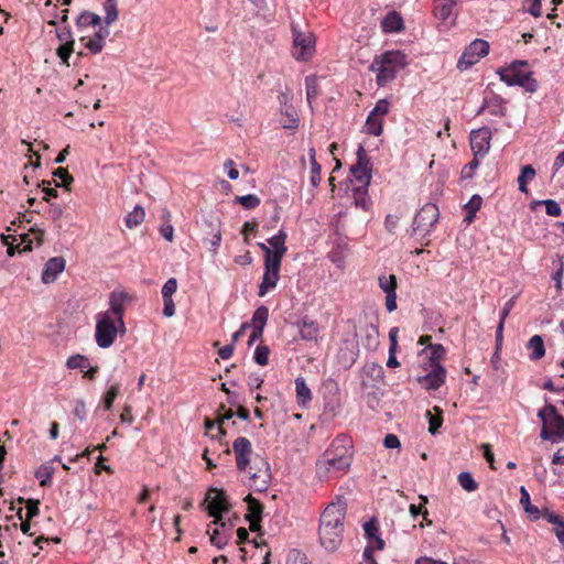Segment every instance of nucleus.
<instances>
[{"mask_svg": "<svg viewBox=\"0 0 564 564\" xmlns=\"http://www.w3.org/2000/svg\"><path fill=\"white\" fill-rule=\"evenodd\" d=\"M381 28L386 33H397L404 29V22L401 14L397 11L389 12L381 22Z\"/></svg>", "mask_w": 564, "mask_h": 564, "instance_id": "obj_19", "label": "nucleus"}, {"mask_svg": "<svg viewBox=\"0 0 564 564\" xmlns=\"http://www.w3.org/2000/svg\"><path fill=\"white\" fill-rule=\"evenodd\" d=\"M18 501L20 503H23L25 502L26 505V518L28 520H32L34 517H36L40 512V509H39V506H40V501L39 500H35V499H28V500H24L23 498H19Z\"/></svg>", "mask_w": 564, "mask_h": 564, "instance_id": "obj_52", "label": "nucleus"}, {"mask_svg": "<svg viewBox=\"0 0 564 564\" xmlns=\"http://www.w3.org/2000/svg\"><path fill=\"white\" fill-rule=\"evenodd\" d=\"M53 175L55 177H58L62 183H63V186L65 188H68V186L74 182V178L73 176L68 173V171L64 167H58L54 171Z\"/></svg>", "mask_w": 564, "mask_h": 564, "instance_id": "obj_59", "label": "nucleus"}, {"mask_svg": "<svg viewBox=\"0 0 564 564\" xmlns=\"http://www.w3.org/2000/svg\"><path fill=\"white\" fill-rule=\"evenodd\" d=\"M364 530H365V533L367 535L368 539H375L377 544H378V549H382L383 547V540H381L379 536H378V527H377V523L375 520H370L368 522L365 523L364 525Z\"/></svg>", "mask_w": 564, "mask_h": 564, "instance_id": "obj_45", "label": "nucleus"}, {"mask_svg": "<svg viewBox=\"0 0 564 564\" xmlns=\"http://www.w3.org/2000/svg\"><path fill=\"white\" fill-rule=\"evenodd\" d=\"M369 165L370 162L367 152L362 145H359L357 150V163L350 167V173L360 184L359 186L368 187L370 183L371 169Z\"/></svg>", "mask_w": 564, "mask_h": 564, "instance_id": "obj_10", "label": "nucleus"}, {"mask_svg": "<svg viewBox=\"0 0 564 564\" xmlns=\"http://www.w3.org/2000/svg\"><path fill=\"white\" fill-rule=\"evenodd\" d=\"M527 349L531 351L529 358L532 361L540 360L545 356L544 340L540 335H533L529 339Z\"/></svg>", "mask_w": 564, "mask_h": 564, "instance_id": "obj_20", "label": "nucleus"}, {"mask_svg": "<svg viewBox=\"0 0 564 564\" xmlns=\"http://www.w3.org/2000/svg\"><path fill=\"white\" fill-rule=\"evenodd\" d=\"M382 118L369 113L365 124L366 132L379 137L382 133Z\"/></svg>", "mask_w": 564, "mask_h": 564, "instance_id": "obj_36", "label": "nucleus"}, {"mask_svg": "<svg viewBox=\"0 0 564 564\" xmlns=\"http://www.w3.org/2000/svg\"><path fill=\"white\" fill-rule=\"evenodd\" d=\"M455 4V0H438L434 9L435 15L443 21L447 20L452 14Z\"/></svg>", "mask_w": 564, "mask_h": 564, "instance_id": "obj_30", "label": "nucleus"}, {"mask_svg": "<svg viewBox=\"0 0 564 564\" xmlns=\"http://www.w3.org/2000/svg\"><path fill=\"white\" fill-rule=\"evenodd\" d=\"M406 56L400 51H387L376 56L370 65V70L377 74V84L384 86L395 78L398 69L405 67Z\"/></svg>", "mask_w": 564, "mask_h": 564, "instance_id": "obj_3", "label": "nucleus"}, {"mask_svg": "<svg viewBox=\"0 0 564 564\" xmlns=\"http://www.w3.org/2000/svg\"><path fill=\"white\" fill-rule=\"evenodd\" d=\"M1 238L3 240V243L6 246H8L7 253L10 257L14 256L17 249H18L19 252H26V251H31L32 250L33 240L30 239V235L29 234L20 235L21 245L17 246V247L13 245V242L15 241L14 236L2 235Z\"/></svg>", "mask_w": 564, "mask_h": 564, "instance_id": "obj_18", "label": "nucleus"}, {"mask_svg": "<svg viewBox=\"0 0 564 564\" xmlns=\"http://www.w3.org/2000/svg\"><path fill=\"white\" fill-rule=\"evenodd\" d=\"M268 318H269V310L267 306H260L258 307L254 313H253V316H252V325L253 327L256 328H259V329H264V326L268 322Z\"/></svg>", "mask_w": 564, "mask_h": 564, "instance_id": "obj_39", "label": "nucleus"}, {"mask_svg": "<svg viewBox=\"0 0 564 564\" xmlns=\"http://www.w3.org/2000/svg\"><path fill=\"white\" fill-rule=\"evenodd\" d=\"M120 391V386L118 383L112 384L107 392L104 394L102 402L105 410H111L116 398L118 397Z\"/></svg>", "mask_w": 564, "mask_h": 564, "instance_id": "obj_46", "label": "nucleus"}, {"mask_svg": "<svg viewBox=\"0 0 564 564\" xmlns=\"http://www.w3.org/2000/svg\"><path fill=\"white\" fill-rule=\"evenodd\" d=\"M66 261L63 257L50 258L42 272V282L45 284L53 283L59 273L65 269Z\"/></svg>", "mask_w": 564, "mask_h": 564, "instance_id": "obj_15", "label": "nucleus"}, {"mask_svg": "<svg viewBox=\"0 0 564 564\" xmlns=\"http://www.w3.org/2000/svg\"><path fill=\"white\" fill-rule=\"evenodd\" d=\"M430 349H431L430 360L435 366L440 362L441 359L444 358L445 349L441 344L430 345Z\"/></svg>", "mask_w": 564, "mask_h": 564, "instance_id": "obj_54", "label": "nucleus"}, {"mask_svg": "<svg viewBox=\"0 0 564 564\" xmlns=\"http://www.w3.org/2000/svg\"><path fill=\"white\" fill-rule=\"evenodd\" d=\"M99 29L95 32L94 36L89 37L85 43V47L91 54H99L105 45V40L110 35L109 25H98Z\"/></svg>", "mask_w": 564, "mask_h": 564, "instance_id": "obj_17", "label": "nucleus"}, {"mask_svg": "<svg viewBox=\"0 0 564 564\" xmlns=\"http://www.w3.org/2000/svg\"><path fill=\"white\" fill-rule=\"evenodd\" d=\"M293 35L292 56L297 61H308L315 52V36L310 30L292 23Z\"/></svg>", "mask_w": 564, "mask_h": 564, "instance_id": "obj_4", "label": "nucleus"}, {"mask_svg": "<svg viewBox=\"0 0 564 564\" xmlns=\"http://www.w3.org/2000/svg\"><path fill=\"white\" fill-rule=\"evenodd\" d=\"M121 330L112 321L108 313L100 314L97 317L95 339L99 348H109L116 340L117 334Z\"/></svg>", "mask_w": 564, "mask_h": 564, "instance_id": "obj_7", "label": "nucleus"}, {"mask_svg": "<svg viewBox=\"0 0 564 564\" xmlns=\"http://www.w3.org/2000/svg\"><path fill=\"white\" fill-rule=\"evenodd\" d=\"M101 24V18L90 11H83L76 19V26L79 32H83L87 26H97Z\"/></svg>", "mask_w": 564, "mask_h": 564, "instance_id": "obj_21", "label": "nucleus"}, {"mask_svg": "<svg viewBox=\"0 0 564 564\" xmlns=\"http://www.w3.org/2000/svg\"><path fill=\"white\" fill-rule=\"evenodd\" d=\"M286 564H311L304 553L297 550H291L286 557Z\"/></svg>", "mask_w": 564, "mask_h": 564, "instance_id": "obj_53", "label": "nucleus"}, {"mask_svg": "<svg viewBox=\"0 0 564 564\" xmlns=\"http://www.w3.org/2000/svg\"><path fill=\"white\" fill-rule=\"evenodd\" d=\"M286 237H288L286 232L283 229H281V230H279V232L276 235H274L273 237H271L268 240V243L270 245L272 252L286 253V251H288V248L285 246Z\"/></svg>", "mask_w": 564, "mask_h": 564, "instance_id": "obj_31", "label": "nucleus"}, {"mask_svg": "<svg viewBox=\"0 0 564 564\" xmlns=\"http://www.w3.org/2000/svg\"><path fill=\"white\" fill-rule=\"evenodd\" d=\"M270 349L265 345L257 346L253 359L260 366H265L269 361Z\"/></svg>", "mask_w": 564, "mask_h": 564, "instance_id": "obj_51", "label": "nucleus"}, {"mask_svg": "<svg viewBox=\"0 0 564 564\" xmlns=\"http://www.w3.org/2000/svg\"><path fill=\"white\" fill-rule=\"evenodd\" d=\"M538 205H544L549 216L558 217L562 213L560 204L554 199L535 200L531 204V208L534 209Z\"/></svg>", "mask_w": 564, "mask_h": 564, "instance_id": "obj_37", "label": "nucleus"}, {"mask_svg": "<svg viewBox=\"0 0 564 564\" xmlns=\"http://www.w3.org/2000/svg\"><path fill=\"white\" fill-rule=\"evenodd\" d=\"M305 86H306V99H307V102L311 105L313 99H315L318 95V86H317L316 77L315 76L306 77Z\"/></svg>", "mask_w": 564, "mask_h": 564, "instance_id": "obj_47", "label": "nucleus"}, {"mask_svg": "<svg viewBox=\"0 0 564 564\" xmlns=\"http://www.w3.org/2000/svg\"><path fill=\"white\" fill-rule=\"evenodd\" d=\"M279 272L275 270L264 271L262 282L259 286V296H264L269 289H272L276 285L279 280Z\"/></svg>", "mask_w": 564, "mask_h": 564, "instance_id": "obj_27", "label": "nucleus"}, {"mask_svg": "<svg viewBox=\"0 0 564 564\" xmlns=\"http://www.w3.org/2000/svg\"><path fill=\"white\" fill-rule=\"evenodd\" d=\"M258 228L257 221H246L242 226L241 234L243 236V241L249 243V234L256 231Z\"/></svg>", "mask_w": 564, "mask_h": 564, "instance_id": "obj_64", "label": "nucleus"}, {"mask_svg": "<svg viewBox=\"0 0 564 564\" xmlns=\"http://www.w3.org/2000/svg\"><path fill=\"white\" fill-rule=\"evenodd\" d=\"M527 65L528 63L525 61H516L510 65L508 69H499L498 74L500 79L508 86H519L522 76H525L527 74V72H522L520 67Z\"/></svg>", "mask_w": 564, "mask_h": 564, "instance_id": "obj_14", "label": "nucleus"}, {"mask_svg": "<svg viewBox=\"0 0 564 564\" xmlns=\"http://www.w3.org/2000/svg\"><path fill=\"white\" fill-rule=\"evenodd\" d=\"M458 484L460 485V487L464 490H466L468 492H473L478 488L477 481L473 478L471 474L468 471H462L458 475Z\"/></svg>", "mask_w": 564, "mask_h": 564, "instance_id": "obj_41", "label": "nucleus"}, {"mask_svg": "<svg viewBox=\"0 0 564 564\" xmlns=\"http://www.w3.org/2000/svg\"><path fill=\"white\" fill-rule=\"evenodd\" d=\"M246 471L249 475L251 488L260 492L268 489L272 477L270 464L265 458L256 455Z\"/></svg>", "mask_w": 564, "mask_h": 564, "instance_id": "obj_5", "label": "nucleus"}, {"mask_svg": "<svg viewBox=\"0 0 564 564\" xmlns=\"http://www.w3.org/2000/svg\"><path fill=\"white\" fill-rule=\"evenodd\" d=\"M354 200L357 207L367 210L369 207V197L367 187L358 186L354 189Z\"/></svg>", "mask_w": 564, "mask_h": 564, "instance_id": "obj_40", "label": "nucleus"}, {"mask_svg": "<svg viewBox=\"0 0 564 564\" xmlns=\"http://www.w3.org/2000/svg\"><path fill=\"white\" fill-rule=\"evenodd\" d=\"M300 335L304 340H315L318 336L317 323L304 318L300 325Z\"/></svg>", "mask_w": 564, "mask_h": 564, "instance_id": "obj_24", "label": "nucleus"}, {"mask_svg": "<svg viewBox=\"0 0 564 564\" xmlns=\"http://www.w3.org/2000/svg\"><path fill=\"white\" fill-rule=\"evenodd\" d=\"M440 217L438 207L435 204H425L415 215L412 229L415 234L426 235L431 231Z\"/></svg>", "mask_w": 564, "mask_h": 564, "instance_id": "obj_8", "label": "nucleus"}, {"mask_svg": "<svg viewBox=\"0 0 564 564\" xmlns=\"http://www.w3.org/2000/svg\"><path fill=\"white\" fill-rule=\"evenodd\" d=\"M66 366L69 369H84L89 367V361L85 356L78 354L70 356L66 361Z\"/></svg>", "mask_w": 564, "mask_h": 564, "instance_id": "obj_48", "label": "nucleus"}, {"mask_svg": "<svg viewBox=\"0 0 564 564\" xmlns=\"http://www.w3.org/2000/svg\"><path fill=\"white\" fill-rule=\"evenodd\" d=\"M433 410L435 411V414H433L431 411H426V417L429 419V432L432 435H435L443 423L442 417V410L438 406H434Z\"/></svg>", "mask_w": 564, "mask_h": 564, "instance_id": "obj_33", "label": "nucleus"}, {"mask_svg": "<svg viewBox=\"0 0 564 564\" xmlns=\"http://www.w3.org/2000/svg\"><path fill=\"white\" fill-rule=\"evenodd\" d=\"M281 115L283 116L281 124L284 129H296L299 127L300 119L293 105L281 108Z\"/></svg>", "mask_w": 564, "mask_h": 564, "instance_id": "obj_22", "label": "nucleus"}, {"mask_svg": "<svg viewBox=\"0 0 564 564\" xmlns=\"http://www.w3.org/2000/svg\"><path fill=\"white\" fill-rule=\"evenodd\" d=\"M549 426L560 441H564V417L562 415L555 416L554 420H550Z\"/></svg>", "mask_w": 564, "mask_h": 564, "instance_id": "obj_50", "label": "nucleus"}, {"mask_svg": "<svg viewBox=\"0 0 564 564\" xmlns=\"http://www.w3.org/2000/svg\"><path fill=\"white\" fill-rule=\"evenodd\" d=\"M74 52V46L68 45H59L56 48V54L61 58L62 63L66 66H69V57Z\"/></svg>", "mask_w": 564, "mask_h": 564, "instance_id": "obj_58", "label": "nucleus"}, {"mask_svg": "<svg viewBox=\"0 0 564 564\" xmlns=\"http://www.w3.org/2000/svg\"><path fill=\"white\" fill-rule=\"evenodd\" d=\"M295 389L299 404L305 405L312 399L310 388L306 386L304 378L297 377L295 379Z\"/></svg>", "mask_w": 564, "mask_h": 564, "instance_id": "obj_29", "label": "nucleus"}, {"mask_svg": "<svg viewBox=\"0 0 564 564\" xmlns=\"http://www.w3.org/2000/svg\"><path fill=\"white\" fill-rule=\"evenodd\" d=\"M102 7L105 11V24L110 25L118 19L119 15L117 0H105Z\"/></svg>", "mask_w": 564, "mask_h": 564, "instance_id": "obj_35", "label": "nucleus"}, {"mask_svg": "<svg viewBox=\"0 0 564 564\" xmlns=\"http://www.w3.org/2000/svg\"><path fill=\"white\" fill-rule=\"evenodd\" d=\"M380 289L386 293H393L397 291V276L394 274L381 275L378 279Z\"/></svg>", "mask_w": 564, "mask_h": 564, "instance_id": "obj_42", "label": "nucleus"}, {"mask_svg": "<svg viewBox=\"0 0 564 564\" xmlns=\"http://www.w3.org/2000/svg\"><path fill=\"white\" fill-rule=\"evenodd\" d=\"M482 199L479 195H474L465 205V209L469 214H476L481 207Z\"/></svg>", "mask_w": 564, "mask_h": 564, "instance_id": "obj_61", "label": "nucleus"}, {"mask_svg": "<svg viewBox=\"0 0 564 564\" xmlns=\"http://www.w3.org/2000/svg\"><path fill=\"white\" fill-rule=\"evenodd\" d=\"M203 225L210 229L213 238L210 239L209 243L213 247V251L216 252L221 241L219 220L217 218L205 219Z\"/></svg>", "mask_w": 564, "mask_h": 564, "instance_id": "obj_25", "label": "nucleus"}, {"mask_svg": "<svg viewBox=\"0 0 564 564\" xmlns=\"http://www.w3.org/2000/svg\"><path fill=\"white\" fill-rule=\"evenodd\" d=\"M144 209L141 206H135L134 209L127 215L126 226L128 228L137 227L144 220Z\"/></svg>", "mask_w": 564, "mask_h": 564, "instance_id": "obj_38", "label": "nucleus"}, {"mask_svg": "<svg viewBox=\"0 0 564 564\" xmlns=\"http://www.w3.org/2000/svg\"><path fill=\"white\" fill-rule=\"evenodd\" d=\"M207 503L206 510L208 514L214 519L212 524H220L221 528L226 527V522L223 521L221 513L228 512L230 503L227 500L226 492L217 488H210L204 500Z\"/></svg>", "mask_w": 564, "mask_h": 564, "instance_id": "obj_6", "label": "nucleus"}, {"mask_svg": "<svg viewBox=\"0 0 564 564\" xmlns=\"http://www.w3.org/2000/svg\"><path fill=\"white\" fill-rule=\"evenodd\" d=\"M479 166L478 158L474 156V159L464 166L462 170L463 178H471L475 170Z\"/></svg>", "mask_w": 564, "mask_h": 564, "instance_id": "obj_62", "label": "nucleus"}, {"mask_svg": "<svg viewBox=\"0 0 564 564\" xmlns=\"http://www.w3.org/2000/svg\"><path fill=\"white\" fill-rule=\"evenodd\" d=\"M177 290V281L175 278H170L162 288V297L163 299H172V295Z\"/></svg>", "mask_w": 564, "mask_h": 564, "instance_id": "obj_56", "label": "nucleus"}, {"mask_svg": "<svg viewBox=\"0 0 564 564\" xmlns=\"http://www.w3.org/2000/svg\"><path fill=\"white\" fill-rule=\"evenodd\" d=\"M519 86L523 87L529 93H534L538 89V82L532 77L531 72H527L525 76H522Z\"/></svg>", "mask_w": 564, "mask_h": 564, "instance_id": "obj_55", "label": "nucleus"}, {"mask_svg": "<svg viewBox=\"0 0 564 564\" xmlns=\"http://www.w3.org/2000/svg\"><path fill=\"white\" fill-rule=\"evenodd\" d=\"M55 33L56 37L61 42V45L74 46L75 41L70 28L68 25H64L63 28L56 29Z\"/></svg>", "mask_w": 564, "mask_h": 564, "instance_id": "obj_44", "label": "nucleus"}, {"mask_svg": "<svg viewBox=\"0 0 564 564\" xmlns=\"http://www.w3.org/2000/svg\"><path fill=\"white\" fill-rule=\"evenodd\" d=\"M491 131L488 128L473 130L470 133V148L474 156L482 158L490 149Z\"/></svg>", "mask_w": 564, "mask_h": 564, "instance_id": "obj_12", "label": "nucleus"}, {"mask_svg": "<svg viewBox=\"0 0 564 564\" xmlns=\"http://www.w3.org/2000/svg\"><path fill=\"white\" fill-rule=\"evenodd\" d=\"M346 509L345 498L337 496L321 514L319 542L328 552L336 551L341 544Z\"/></svg>", "mask_w": 564, "mask_h": 564, "instance_id": "obj_1", "label": "nucleus"}, {"mask_svg": "<svg viewBox=\"0 0 564 564\" xmlns=\"http://www.w3.org/2000/svg\"><path fill=\"white\" fill-rule=\"evenodd\" d=\"M122 301H123V295L122 294H120V295L112 294L111 297H110V308H109V311L107 313L108 314L112 313L117 317V321H118V324H119V326L121 328V332L124 333L126 332V327H124V323H123V319H122V315H123Z\"/></svg>", "mask_w": 564, "mask_h": 564, "instance_id": "obj_23", "label": "nucleus"}, {"mask_svg": "<svg viewBox=\"0 0 564 564\" xmlns=\"http://www.w3.org/2000/svg\"><path fill=\"white\" fill-rule=\"evenodd\" d=\"M535 176V170L532 165H524L521 169V173L519 174L517 182L519 186V191L522 193H528V182Z\"/></svg>", "mask_w": 564, "mask_h": 564, "instance_id": "obj_32", "label": "nucleus"}, {"mask_svg": "<svg viewBox=\"0 0 564 564\" xmlns=\"http://www.w3.org/2000/svg\"><path fill=\"white\" fill-rule=\"evenodd\" d=\"M245 501L248 505L245 518L247 521H249V529L252 532H259L261 530L260 522L262 519L263 506L251 495H248L245 498Z\"/></svg>", "mask_w": 564, "mask_h": 564, "instance_id": "obj_13", "label": "nucleus"}, {"mask_svg": "<svg viewBox=\"0 0 564 564\" xmlns=\"http://www.w3.org/2000/svg\"><path fill=\"white\" fill-rule=\"evenodd\" d=\"M210 525H208L207 533L210 536V543L218 549H223L228 543V536L225 534V528H221L220 524H216L217 527L210 532Z\"/></svg>", "mask_w": 564, "mask_h": 564, "instance_id": "obj_28", "label": "nucleus"}, {"mask_svg": "<svg viewBox=\"0 0 564 564\" xmlns=\"http://www.w3.org/2000/svg\"><path fill=\"white\" fill-rule=\"evenodd\" d=\"M520 503L523 507L524 511L530 516L532 520H538L541 516V511L538 507L531 505L530 495L528 490L522 486L520 488Z\"/></svg>", "mask_w": 564, "mask_h": 564, "instance_id": "obj_26", "label": "nucleus"}, {"mask_svg": "<svg viewBox=\"0 0 564 564\" xmlns=\"http://www.w3.org/2000/svg\"><path fill=\"white\" fill-rule=\"evenodd\" d=\"M311 165V184L313 187H317L321 182V164L318 162H313Z\"/></svg>", "mask_w": 564, "mask_h": 564, "instance_id": "obj_60", "label": "nucleus"}, {"mask_svg": "<svg viewBox=\"0 0 564 564\" xmlns=\"http://www.w3.org/2000/svg\"><path fill=\"white\" fill-rule=\"evenodd\" d=\"M446 370L440 364L433 366V369L425 376L419 377V381L425 384L429 390H437L445 381Z\"/></svg>", "mask_w": 564, "mask_h": 564, "instance_id": "obj_16", "label": "nucleus"}, {"mask_svg": "<svg viewBox=\"0 0 564 564\" xmlns=\"http://www.w3.org/2000/svg\"><path fill=\"white\" fill-rule=\"evenodd\" d=\"M489 52V43L481 39L474 40L463 52L457 68L466 70L486 56Z\"/></svg>", "mask_w": 564, "mask_h": 564, "instance_id": "obj_9", "label": "nucleus"}, {"mask_svg": "<svg viewBox=\"0 0 564 564\" xmlns=\"http://www.w3.org/2000/svg\"><path fill=\"white\" fill-rule=\"evenodd\" d=\"M389 101L380 99L377 101L375 108L370 111L372 116L383 118L389 112Z\"/></svg>", "mask_w": 564, "mask_h": 564, "instance_id": "obj_57", "label": "nucleus"}, {"mask_svg": "<svg viewBox=\"0 0 564 564\" xmlns=\"http://www.w3.org/2000/svg\"><path fill=\"white\" fill-rule=\"evenodd\" d=\"M53 475L54 467L48 464L41 465L35 471V477L40 481V486L42 487L51 485Z\"/></svg>", "mask_w": 564, "mask_h": 564, "instance_id": "obj_34", "label": "nucleus"}, {"mask_svg": "<svg viewBox=\"0 0 564 564\" xmlns=\"http://www.w3.org/2000/svg\"><path fill=\"white\" fill-rule=\"evenodd\" d=\"M285 253H275L272 252L269 256L264 257V269L280 271L282 259Z\"/></svg>", "mask_w": 564, "mask_h": 564, "instance_id": "obj_43", "label": "nucleus"}, {"mask_svg": "<svg viewBox=\"0 0 564 564\" xmlns=\"http://www.w3.org/2000/svg\"><path fill=\"white\" fill-rule=\"evenodd\" d=\"M351 462V441L346 435H339L316 462L317 477L325 481L329 479L334 473L348 470Z\"/></svg>", "mask_w": 564, "mask_h": 564, "instance_id": "obj_2", "label": "nucleus"}, {"mask_svg": "<svg viewBox=\"0 0 564 564\" xmlns=\"http://www.w3.org/2000/svg\"><path fill=\"white\" fill-rule=\"evenodd\" d=\"M235 200L241 204L246 209H253L260 205V198L254 194L237 196Z\"/></svg>", "mask_w": 564, "mask_h": 564, "instance_id": "obj_49", "label": "nucleus"}, {"mask_svg": "<svg viewBox=\"0 0 564 564\" xmlns=\"http://www.w3.org/2000/svg\"><path fill=\"white\" fill-rule=\"evenodd\" d=\"M232 452L236 456V464L238 470H247V467L252 462V459L250 458L252 453L251 442L243 436L237 437L232 444Z\"/></svg>", "mask_w": 564, "mask_h": 564, "instance_id": "obj_11", "label": "nucleus"}, {"mask_svg": "<svg viewBox=\"0 0 564 564\" xmlns=\"http://www.w3.org/2000/svg\"><path fill=\"white\" fill-rule=\"evenodd\" d=\"M279 104L281 108L286 107V105H292L293 93L289 87H285V90H282L279 96Z\"/></svg>", "mask_w": 564, "mask_h": 564, "instance_id": "obj_63", "label": "nucleus"}]
</instances>
